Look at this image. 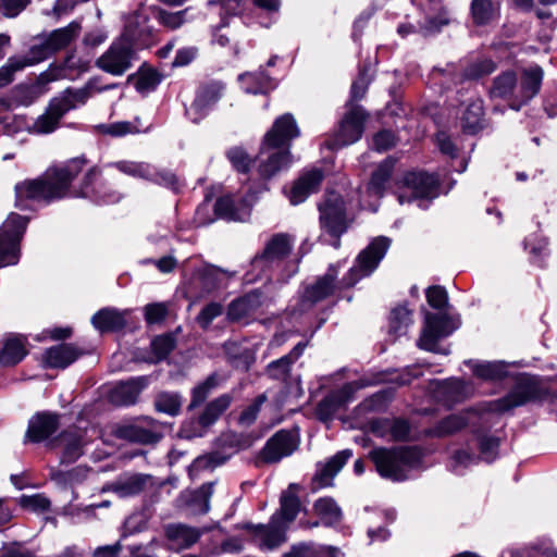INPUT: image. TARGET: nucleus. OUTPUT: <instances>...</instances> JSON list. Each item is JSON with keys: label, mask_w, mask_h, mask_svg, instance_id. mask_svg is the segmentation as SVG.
Returning a JSON list of instances; mask_svg holds the SVG:
<instances>
[{"label": "nucleus", "mask_w": 557, "mask_h": 557, "mask_svg": "<svg viewBox=\"0 0 557 557\" xmlns=\"http://www.w3.org/2000/svg\"><path fill=\"white\" fill-rule=\"evenodd\" d=\"M85 164V159L74 158L62 165L49 168L39 178L16 184L15 207L24 210L29 208V201L50 202L65 197L72 181Z\"/></svg>", "instance_id": "1"}, {"label": "nucleus", "mask_w": 557, "mask_h": 557, "mask_svg": "<svg viewBox=\"0 0 557 557\" xmlns=\"http://www.w3.org/2000/svg\"><path fill=\"white\" fill-rule=\"evenodd\" d=\"M138 34L140 32L134 33L129 27L123 30L96 60V66L113 76L125 74L137 60V50L139 48L134 45V40L138 37Z\"/></svg>", "instance_id": "2"}, {"label": "nucleus", "mask_w": 557, "mask_h": 557, "mask_svg": "<svg viewBox=\"0 0 557 557\" xmlns=\"http://www.w3.org/2000/svg\"><path fill=\"white\" fill-rule=\"evenodd\" d=\"M370 458L381 476L393 481H404L407 472L420 462V454L412 447L375 448Z\"/></svg>", "instance_id": "3"}, {"label": "nucleus", "mask_w": 557, "mask_h": 557, "mask_svg": "<svg viewBox=\"0 0 557 557\" xmlns=\"http://www.w3.org/2000/svg\"><path fill=\"white\" fill-rule=\"evenodd\" d=\"M88 98V89L65 90L49 102L46 111L27 126V131L36 135L52 133L69 111L84 104Z\"/></svg>", "instance_id": "4"}, {"label": "nucleus", "mask_w": 557, "mask_h": 557, "mask_svg": "<svg viewBox=\"0 0 557 557\" xmlns=\"http://www.w3.org/2000/svg\"><path fill=\"white\" fill-rule=\"evenodd\" d=\"M28 220L17 213H10L0 226V268L14 265L20 260V242Z\"/></svg>", "instance_id": "5"}, {"label": "nucleus", "mask_w": 557, "mask_h": 557, "mask_svg": "<svg viewBox=\"0 0 557 557\" xmlns=\"http://www.w3.org/2000/svg\"><path fill=\"white\" fill-rule=\"evenodd\" d=\"M346 107L347 111L339 123L334 138L325 143V147L330 150L358 141L364 131V122L368 117L366 110L352 102H348Z\"/></svg>", "instance_id": "6"}, {"label": "nucleus", "mask_w": 557, "mask_h": 557, "mask_svg": "<svg viewBox=\"0 0 557 557\" xmlns=\"http://www.w3.org/2000/svg\"><path fill=\"white\" fill-rule=\"evenodd\" d=\"M321 228L334 237L333 246L339 247V236L347 230L345 203L339 194L330 191L319 206Z\"/></svg>", "instance_id": "7"}, {"label": "nucleus", "mask_w": 557, "mask_h": 557, "mask_svg": "<svg viewBox=\"0 0 557 557\" xmlns=\"http://www.w3.org/2000/svg\"><path fill=\"white\" fill-rule=\"evenodd\" d=\"M391 245L387 237L379 236L374 238L357 257L355 265L350 269L351 276L347 285L355 284L361 277L370 275L386 255Z\"/></svg>", "instance_id": "8"}, {"label": "nucleus", "mask_w": 557, "mask_h": 557, "mask_svg": "<svg viewBox=\"0 0 557 557\" xmlns=\"http://www.w3.org/2000/svg\"><path fill=\"white\" fill-rule=\"evenodd\" d=\"M454 330L455 326L451 325V321L446 314L426 312L418 345L428 351L447 354L446 350L438 348L437 343L441 338L450 335Z\"/></svg>", "instance_id": "9"}, {"label": "nucleus", "mask_w": 557, "mask_h": 557, "mask_svg": "<svg viewBox=\"0 0 557 557\" xmlns=\"http://www.w3.org/2000/svg\"><path fill=\"white\" fill-rule=\"evenodd\" d=\"M109 166L115 168L121 173L134 178L154 182L170 187H173L176 184V177L174 174L170 172H160L152 164L147 162L121 160L110 163Z\"/></svg>", "instance_id": "10"}, {"label": "nucleus", "mask_w": 557, "mask_h": 557, "mask_svg": "<svg viewBox=\"0 0 557 557\" xmlns=\"http://www.w3.org/2000/svg\"><path fill=\"white\" fill-rule=\"evenodd\" d=\"M51 54L50 48L46 40H44L38 45L32 46L26 54L10 58L7 64L0 69V87L11 83L15 72L26 66L35 65L49 58Z\"/></svg>", "instance_id": "11"}, {"label": "nucleus", "mask_w": 557, "mask_h": 557, "mask_svg": "<svg viewBox=\"0 0 557 557\" xmlns=\"http://www.w3.org/2000/svg\"><path fill=\"white\" fill-rule=\"evenodd\" d=\"M290 164L292 154L289 149L281 147L265 148V143H261L257 166L260 177L269 180Z\"/></svg>", "instance_id": "12"}, {"label": "nucleus", "mask_w": 557, "mask_h": 557, "mask_svg": "<svg viewBox=\"0 0 557 557\" xmlns=\"http://www.w3.org/2000/svg\"><path fill=\"white\" fill-rule=\"evenodd\" d=\"M300 132L294 116L289 113L278 116L272 127L263 136L265 148H286L290 150V143L299 136Z\"/></svg>", "instance_id": "13"}, {"label": "nucleus", "mask_w": 557, "mask_h": 557, "mask_svg": "<svg viewBox=\"0 0 557 557\" xmlns=\"http://www.w3.org/2000/svg\"><path fill=\"white\" fill-rule=\"evenodd\" d=\"M246 529L252 534L253 541L262 549H275L286 542L289 529L281 521L274 522L272 516L268 524H247Z\"/></svg>", "instance_id": "14"}, {"label": "nucleus", "mask_w": 557, "mask_h": 557, "mask_svg": "<svg viewBox=\"0 0 557 557\" xmlns=\"http://www.w3.org/2000/svg\"><path fill=\"white\" fill-rule=\"evenodd\" d=\"M224 86L219 82H211L201 86L194 102L186 110L189 119L197 123L205 117L213 106L220 100Z\"/></svg>", "instance_id": "15"}, {"label": "nucleus", "mask_w": 557, "mask_h": 557, "mask_svg": "<svg viewBox=\"0 0 557 557\" xmlns=\"http://www.w3.org/2000/svg\"><path fill=\"white\" fill-rule=\"evenodd\" d=\"M486 421L485 414L476 410H467L461 413L450 414L441 420L436 426L429 431L433 436H446L460 431L465 426H476Z\"/></svg>", "instance_id": "16"}, {"label": "nucleus", "mask_w": 557, "mask_h": 557, "mask_svg": "<svg viewBox=\"0 0 557 557\" xmlns=\"http://www.w3.org/2000/svg\"><path fill=\"white\" fill-rule=\"evenodd\" d=\"M535 387L529 380L520 381L505 397L492 401L486 407L488 412H505L515 407L522 406L535 398Z\"/></svg>", "instance_id": "17"}, {"label": "nucleus", "mask_w": 557, "mask_h": 557, "mask_svg": "<svg viewBox=\"0 0 557 557\" xmlns=\"http://www.w3.org/2000/svg\"><path fill=\"white\" fill-rule=\"evenodd\" d=\"M253 200L255 198L250 195L246 197L227 195L216 200L215 212L221 218L244 222L250 215Z\"/></svg>", "instance_id": "18"}, {"label": "nucleus", "mask_w": 557, "mask_h": 557, "mask_svg": "<svg viewBox=\"0 0 557 557\" xmlns=\"http://www.w3.org/2000/svg\"><path fill=\"white\" fill-rule=\"evenodd\" d=\"M360 387L356 382L347 383L339 389L332 392L315 408V416L322 421L331 420L334 414L349 401L351 395Z\"/></svg>", "instance_id": "19"}, {"label": "nucleus", "mask_w": 557, "mask_h": 557, "mask_svg": "<svg viewBox=\"0 0 557 557\" xmlns=\"http://www.w3.org/2000/svg\"><path fill=\"white\" fill-rule=\"evenodd\" d=\"M301 487L298 484H290L283 491L280 497V508L272 515L274 522L281 521L289 528L302 509L300 503Z\"/></svg>", "instance_id": "20"}, {"label": "nucleus", "mask_w": 557, "mask_h": 557, "mask_svg": "<svg viewBox=\"0 0 557 557\" xmlns=\"http://www.w3.org/2000/svg\"><path fill=\"white\" fill-rule=\"evenodd\" d=\"M230 276V272L207 264L195 271L191 285L195 289H199V297H205L218 289L223 280Z\"/></svg>", "instance_id": "21"}, {"label": "nucleus", "mask_w": 557, "mask_h": 557, "mask_svg": "<svg viewBox=\"0 0 557 557\" xmlns=\"http://www.w3.org/2000/svg\"><path fill=\"white\" fill-rule=\"evenodd\" d=\"M295 448L296 443L293 434L287 431H280L267 442L261 451V457L265 462H277L283 457L289 456Z\"/></svg>", "instance_id": "22"}, {"label": "nucleus", "mask_w": 557, "mask_h": 557, "mask_svg": "<svg viewBox=\"0 0 557 557\" xmlns=\"http://www.w3.org/2000/svg\"><path fill=\"white\" fill-rule=\"evenodd\" d=\"M543 79V71L540 66H530L524 70L518 84V102L511 104V109L519 110L523 104L531 100L540 90Z\"/></svg>", "instance_id": "23"}, {"label": "nucleus", "mask_w": 557, "mask_h": 557, "mask_svg": "<svg viewBox=\"0 0 557 557\" xmlns=\"http://www.w3.org/2000/svg\"><path fill=\"white\" fill-rule=\"evenodd\" d=\"M100 171L97 168H91L84 176L83 185L81 190L75 193L76 196L89 197L99 203H115L122 198V195L117 191L106 190V186L101 185L98 188H94L92 184L98 178Z\"/></svg>", "instance_id": "24"}, {"label": "nucleus", "mask_w": 557, "mask_h": 557, "mask_svg": "<svg viewBox=\"0 0 557 557\" xmlns=\"http://www.w3.org/2000/svg\"><path fill=\"white\" fill-rule=\"evenodd\" d=\"M58 428V414L50 412L38 413L29 420L26 438L33 443H39L53 434Z\"/></svg>", "instance_id": "25"}, {"label": "nucleus", "mask_w": 557, "mask_h": 557, "mask_svg": "<svg viewBox=\"0 0 557 557\" xmlns=\"http://www.w3.org/2000/svg\"><path fill=\"white\" fill-rule=\"evenodd\" d=\"M232 397L227 394L221 395L210 401L201 416L195 422L197 428L188 434V436H202L205 431L212 425L219 417L230 407Z\"/></svg>", "instance_id": "26"}, {"label": "nucleus", "mask_w": 557, "mask_h": 557, "mask_svg": "<svg viewBox=\"0 0 557 557\" xmlns=\"http://www.w3.org/2000/svg\"><path fill=\"white\" fill-rule=\"evenodd\" d=\"M404 186L412 190L414 197L429 198L437 195V177L424 172H408L403 178Z\"/></svg>", "instance_id": "27"}, {"label": "nucleus", "mask_w": 557, "mask_h": 557, "mask_svg": "<svg viewBox=\"0 0 557 557\" xmlns=\"http://www.w3.org/2000/svg\"><path fill=\"white\" fill-rule=\"evenodd\" d=\"M147 386L145 376L134 377L116 384L110 394V399L119 406L132 405L136 401L140 392Z\"/></svg>", "instance_id": "28"}, {"label": "nucleus", "mask_w": 557, "mask_h": 557, "mask_svg": "<svg viewBox=\"0 0 557 557\" xmlns=\"http://www.w3.org/2000/svg\"><path fill=\"white\" fill-rule=\"evenodd\" d=\"M351 456V450L345 449L331 457L325 463L320 465L315 474V487L332 486L333 479Z\"/></svg>", "instance_id": "29"}, {"label": "nucleus", "mask_w": 557, "mask_h": 557, "mask_svg": "<svg viewBox=\"0 0 557 557\" xmlns=\"http://www.w3.org/2000/svg\"><path fill=\"white\" fill-rule=\"evenodd\" d=\"M372 432L381 437H389L393 441H409L410 425L404 419H382L372 423Z\"/></svg>", "instance_id": "30"}, {"label": "nucleus", "mask_w": 557, "mask_h": 557, "mask_svg": "<svg viewBox=\"0 0 557 557\" xmlns=\"http://www.w3.org/2000/svg\"><path fill=\"white\" fill-rule=\"evenodd\" d=\"M518 89L519 87L516 73L512 71H507L494 79L490 95L492 98H502L508 100L509 106L511 107L512 103L518 102Z\"/></svg>", "instance_id": "31"}, {"label": "nucleus", "mask_w": 557, "mask_h": 557, "mask_svg": "<svg viewBox=\"0 0 557 557\" xmlns=\"http://www.w3.org/2000/svg\"><path fill=\"white\" fill-rule=\"evenodd\" d=\"M165 535L171 544V546L175 549H183L195 544L201 532L196 529L185 524H170L165 528Z\"/></svg>", "instance_id": "32"}, {"label": "nucleus", "mask_w": 557, "mask_h": 557, "mask_svg": "<svg viewBox=\"0 0 557 557\" xmlns=\"http://www.w3.org/2000/svg\"><path fill=\"white\" fill-rule=\"evenodd\" d=\"M91 323L101 333L119 331L126 324L125 312L104 308L92 315Z\"/></svg>", "instance_id": "33"}, {"label": "nucleus", "mask_w": 557, "mask_h": 557, "mask_svg": "<svg viewBox=\"0 0 557 557\" xmlns=\"http://www.w3.org/2000/svg\"><path fill=\"white\" fill-rule=\"evenodd\" d=\"M79 356L73 345L61 344L49 348L45 354V362L50 368L64 369Z\"/></svg>", "instance_id": "34"}, {"label": "nucleus", "mask_w": 557, "mask_h": 557, "mask_svg": "<svg viewBox=\"0 0 557 557\" xmlns=\"http://www.w3.org/2000/svg\"><path fill=\"white\" fill-rule=\"evenodd\" d=\"M242 89L247 94H267L275 88V83L263 72L244 73L238 77Z\"/></svg>", "instance_id": "35"}, {"label": "nucleus", "mask_w": 557, "mask_h": 557, "mask_svg": "<svg viewBox=\"0 0 557 557\" xmlns=\"http://www.w3.org/2000/svg\"><path fill=\"white\" fill-rule=\"evenodd\" d=\"M260 304V294L258 292L248 293L230 304L227 317L232 321H239L248 317Z\"/></svg>", "instance_id": "36"}, {"label": "nucleus", "mask_w": 557, "mask_h": 557, "mask_svg": "<svg viewBox=\"0 0 557 557\" xmlns=\"http://www.w3.org/2000/svg\"><path fill=\"white\" fill-rule=\"evenodd\" d=\"M24 338L20 336H10L0 351V364L3 367L15 366L26 356Z\"/></svg>", "instance_id": "37"}, {"label": "nucleus", "mask_w": 557, "mask_h": 557, "mask_svg": "<svg viewBox=\"0 0 557 557\" xmlns=\"http://www.w3.org/2000/svg\"><path fill=\"white\" fill-rule=\"evenodd\" d=\"M469 100L461 117V124L463 131L474 134L481 129L483 125V100L479 97H471Z\"/></svg>", "instance_id": "38"}, {"label": "nucleus", "mask_w": 557, "mask_h": 557, "mask_svg": "<svg viewBox=\"0 0 557 557\" xmlns=\"http://www.w3.org/2000/svg\"><path fill=\"white\" fill-rule=\"evenodd\" d=\"M147 479L141 474L125 475L110 484L106 490L114 492L122 498L134 496L144 490Z\"/></svg>", "instance_id": "39"}, {"label": "nucleus", "mask_w": 557, "mask_h": 557, "mask_svg": "<svg viewBox=\"0 0 557 557\" xmlns=\"http://www.w3.org/2000/svg\"><path fill=\"white\" fill-rule=\"evenodd\" d=\"M342 516V510L333 498H320L315 502V525H335L341 522Z\"/></svg>", "instance_id": "40"}, {"label": "nucleus", "mask_w": 557, "mask_h": 557, "mask_svg": "<svg viewBox=\"0 0 557 557\" xmlns=\"http://www.w3.org/2000/svg\"><path fill=\"white\" fill-rule=\"evenodd\" d=\"M79 32V23L73 22L63 28L53 30L45 40L53 54L70 45L78 36Z\"/></svg>", "instance_id": "41"}, {"label": "nucleus", "mask_w": 557, "mask_h": 557, "mask_svg": "<svg viewBox=\"0 0 557 557\" xmlns=\"http://www.w3.org/2000/svg\"><path fill=\"white\" fill-rule=\"evenodd\" d=\"M395 162L391 158L385 159L379 164L372 173L371 180L368 184V191L376 197H382L385 190V185L389 181L394 170Z\"/></svg>", "instance_id": "42"}, {"label": "nucleus", "mask_w": 557, "mask_h": 557, "mask_svg": "<svg viewBox=\"0 0 557 557\" xmlns=\"http://www.w3.org/2000/svg\"><path fill=\"white\" fill-rule=\"evenodd\" d=\"M313 188V172L308 171L296 180L288 190H284L290 203L296 206L304 202Z\"/></svg>", "instance_id": "43"}, {"label": "nucleus", "mask_w": 557, "mask_h": 557, "mask_svg": "<svg viewBox=\"0 0 557 557\" xmlns=\"http://www.w3.org/2000/svg\"><path fill=\"white\" fill-rule=\"evenodd\" d=\"M57 445L62 448V459L69 462L75 461L83 453V440L77 431L64 432L58 438Z\"/></svg>", "instance_id": "44"}, {"label": "nucleus", "mask_w": 557, "mask_h": 557, "mask_svg": "<svg viewBox=\"0 0 557 557\" xmlns=\"http://www.w3.org/2000/svg\"><path fill=\"white\" fill-rule=\"evenodd\" d=\"M475 376L482 380H500L506 374L505 364L502 362H479V361H466Z\"/></svg>", "instance_id": "45"}, {"label": "nucleus", "mask_w": 557, "mask_h": 557, "mask_svg": "<svg viewBox=\"0 0 557 557\" xmlns=\"http://www.w3.org/2000/svg\"><path fill=\"white\" fill-rule=\"evenodd\" d=\"M498 5L491 0H473L471 4V13L473 22L476 25H485L498 16Z\"/></svg>", "instance_id": "46"}, {"label": "nucleus", "mask_w": 557, "mask_h": 557, "mask_svg": "<svg viewBox=\"0 0 557 557\" xmlns=\"http://www.w3.org/2000/svg\"><path fill=\"white\" fill-rule=\"evenodd\" d=\"M122 432L123 436L128 440L144 444L154 443L159 441L162 435L159 425H153L151 429H147L143 425L136 424L124 429Z\"/></svg>", "instance_id": "47"}, {"label": "nucleus", "mask_w": 557, "mask_h": 557, "mask_svg": "<svg viewBox=\"0 0 557 557\" xmlns=\"http://www.w3.org/2000/svg\"><path fill=\"white\" fill-rule=\"evenodd\" d=\"M412 313L405 307H396L389 318V330L397 336L405 334L410 324H412Z\"/></svg>", "instance_id": "48"}, {"label": "nucleus", "mask_w": 557, "mask_h": 557, "mask_svg": "<svg viewBox=\"0 0 557 557\" xmlns=\"http://www.w3.org/2000/svg\"><path fill=\"white\" fill-rule=\"evenodd\" d=\"M132 78H135V87L140 92L153 90L161 82L159 73L149 67H140Z\"/></svg>", "instance_id": "49"}, {"label": "nucleus", "mask_w": 557, "mask_h": 557, "mask_svg": "<svg viewBox=\"0 0 557 557\" xmlns=\"http://www.w3.org/2000/svg\"><path fill=\"white\" fill-rule=\"evenodd\" d=\"M290 244L285 235H275L267 245L262 258L267 260L281 259L288 255Z\"/></svg>", "instance_id": "50"}, {"label": "nucleus", "mask_w": 557, "mask_h": 557, "mask_svg": "<svg viewBox=\"0 0 557 557\" xmlns=\"http://www.w3.org/2000/svg\"><path fill=\"white\" fill-rule=\"evenodd\" d=\"M156 409L170 416H176L182 406L181 396L176 393H160L154 400Z\"/></svg>", "instance_id": "51"}, {"label": "nucleus", "mask_w": 557, "mask_h": 557, "mask_svg": "<svg viewBox=\"0 0 557 557\" xmlns=\"http://www.w3.org/2000/svg\"><path fill=\"white\" fill-rule=\"evenodd\" d=\"M470 391V386L459 379H450L444 383L446 400L450 404L462 400L469 395Z\"/></svg>", "instance_id": "52"}, {"label": "nucleus", "mask_w": 557, "mask_h": 557, "mask_svg": "<svg viewBox=\"0 0 557 557\" xmlns=\"http://www.w3.org/2000/svg\"><path fill=\"white\" fill-rule=\"evenodd\" d=\"M128 27L132 28L134 33L140 32L138 37L134 40V45L139 48L141 46V41H144L148 35L146 15L140 12H134L133 14L128 15L125 21L124 30H126Z\"/></svg>", "instance_id": "53"}, {"label": "nucleus", "mask_w": 557, "mask_h": 557, "mask_svg": "<svg viewBox=\"0 0 557 557\" xmlns=\"http://www.w3.org/2000/svg\"><path fill=\"white\" fill-rule=\"evenodd\" d=\"M216 385L218 382L215 375L208 376L202 383L197 385L193 389L189 408H194L202 404Z\"/></svg>", "instance_id": "54"}, {"label": "nucleus", "mask_w": 557, "mask_h": 557, "mask_svg": "<svg viewBox=\"0 0 557 557\" xmlns=\"http://www.w3.org/2000/svg\"><path fill=\"white\" fill-rule=\"evenodd\" d=\"M214 483H207L201 485L193 497V505L196 507V511L199 513H207L210 509V498L213 494Z\"/></svg>", "instance_id": "55"}, {"label": "nucleus", "mask_w": 557, "mask_h": 557, "mask_svg": "<svg viewBox=\"0 0 557 557\" xmlns=\"http://www.w3.org/2000/svg\"><path fill=\"white\" fill-rule=\"evenodd\" d=\"M336 275V269L331 267L329 272L315 282V301L327 297L334 292Z\"/></svg>", "instance_id": "56"}, {"label": "nucleus", "mask_w": 557, "mask_h": 557, "mask_svg": "<svg viewBox=\"0 0 557 557\" xmlns=\"http://www.w3.org/2000/svg\"><path fill=\"white\" fill-rule=\"evenodd\" d=\"M18 503L24 509L34 512H45L50 507V500L44 494L23 495Z\"/></svg>", "instance_id": "57"}, {"label": "nucleus", "mask_w": 557, "mask_h": 557, "mask_svg": "<svg viewBox=\"0 0 557 557\" xmlns=\"http://www.w3.org/2000/svg\"><path fill=\"white\" fill-rule=\"evenodd\" d=\"M290 364V356H284L275 361H272L268 366L267 372L269 376L273 380L285 381L289 374Z\"/></svg>", "instance_id": "58"}, {"label": "nucleus", "mask_w": 557, "mask_h": 557, "mask_svg": "<svg viewBox=\"0 0 557 557\" xmlns=\"http://www.w3.org/2000/svg\"><path fill=\"white\" fill-rule=\"evenodd\" d=\"M496 65L491 59H481L471 63L465 71V76L469 79H478L484 75L494 72Z\"/></svg>", "instance_id": "59"}, {"label": "nucleus", "mask_w": 557, "mask_h": 557, "mask_svg": "<svg viewBox=\"0 0 557 557\" xmlns=\"http://www.w3.org/2000/svg\"><path fill=\"white\" fill-rule=\"evenodd\" d=\"M267 396L264 394L259 395L251 405L244 409L238 418V423L244 426H250L257 419L261 406L265 403Z\"/></svg>", "instance_id": "60"}, {"label": "nucleus", "mask_w": 557, "mask_h": 557, "mask_svg": "<svg viewBox=\"0 0 557 557\" xmlns=\"http://www.w3.org/2000/svg\"><path fill=\"white\" fill-rule=\"evenodd\" d=\"M226 156L238 172L246 173L249 170L251 160L243 148L233 147L227 150Z\"/></svg>", "instance_id": "61"}, {"label": "nucleus", "mask_w": 557, "mask_h": 557, "mask_svg": "<svg viewBox=\"0 0 557 557\" xmlns=\"http://www.w3.org/2000/svg\"><path fill=\"white\" fill-rule=\"evenodd\" d=\"M175 341L171 335L157 336L152 343L151 348L158 360L165 358L174 348Z\"/></svg>", "instance_id": "62"}, {"label": "nucleus", "mask_w": 557, "mask_h": 557, "mask_svg": "<svg viewBox=\"0 0 557 557\" xmlns=\"http://www.w3.org/2000/svg\"><path fill=\"white\" fill-rule=\"evenodd\" d=\"M222 311L221 304L210 302L199 312L196 320L202 329H207L215 318L221 315Z\"/></svg>", "instance_id": "63"}, {"label": "nucleus", "mask_w": 557, "mask_h": 557, "mask_svg": "<svg viewBox=\"0 0 557 557\" xmlns=\"http://www.w3.org/2000/svg\"><path fill=\"white\" fill-rule=\"evenodd\" d=\"M479 443L482 458L487 462L493 461L497 456L499 447L498 438L495 436H482L479 438Z\"/></svg>", "instance_id": "64"}]
</instances>
